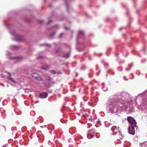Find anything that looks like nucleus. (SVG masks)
Returning a JSON list of instances; mask_svg holds the SVG:
<instances>
[{
    "label": "nucleus",
    "instance_id": "f257e3e1",
    "mask_svg": "<svg viewBox=\"0 0 147 147\" xmlns=\"http://www.w3.org/2000/svg\"><path fill=\"white\" fill-rule=\"evenodd\" d=\"M127 119L130 125V127L128 128V132L130 134L134 135L135 133L134 127L136 126V123L134 118L131 117H127Z\"/></svg>",
    "mask_w": 147,
    "mask_h": 147
},
{
    "label": "nucleus",
    "instance_id": "f03ea898",
    "mask_svg": "<svg viewBox=\"0 0 147 147\" xmlns=\"http://www.w3.org/2000/svg\"><path fill=\"white\" fill-rule=\"evenodd\" d=\"M32 77L35 78L39 81H40L42 80L41 78L40 77L39 74L36 73H33L32 74Z\"/></svg>",
    "mask_w": 147,
    "mask_h": 147
},
{
    "label": "nucleus",
    "instance_id": "7ed1b4c3",
    "mask_svg": "<svg viewBox=\"0 0 147 147\" xmlns=\"http://www.w3.org/2000/svg\"><path fill=\"white\" fill-rule=\"evenodd\" d=\"M48 96L47 94L45 92L42 93L40 94V97L41 98H46Z\"/></svg>",
    "mask_w": 147,
    "mask_h": 147
},
{
    "label": "nucleus",
    "instance_id": "20e7f679",
    "mask_svg": "<svg viewBox=\"0 0 147 147\" xmlns=\"http://www.w3.org/2000/svg\"><path fill=\"white\" fill-rule=\"evenodd\" d=\"M91 130H89V133L87 135V138L89 139H90L93 137L94 135L91 134Z\"/></svg>",
    "mask_w": 147,
    "mask_h": 147
},
{
    "label": "nucleus",
    "instance_id": "39448f33",
    "mask_svg": "<svg viewBox=\"0 0 147 147\" xmlns=\"http://www.w3.org/2000/svg\"><path fill=\"white\" fill-rule=\"evenodd\" d=\"M70 56V53H68L65 54L63 56V57L66 58H67Z\"/></svg>",
    "mask_w": 147,
    "mask_h": 147
},
{
    "label": "nucleus",
    "instance_id": "423d86ee",
    "mask_svg": "<svg viewBox=\"0 0 147 147\" xmlns=\"http://www.w3.org/2000/svg\"><path fill=\"white\" fill-rule=\"evenodd\" d=\"M78 34H82L83 35L84 34L83 32L82 31H79L78 32Z\"/></svg>",
    "mask_w": 147,
    "mask_h": 147
},
{
    "label": "nucleus",
    "instance_id": "0eeeda50",
    "mask_svg": "<svg viewBox=\"0 0 147 147\" xmlns=\"http://www.w3.org/2000/svg\"><path fill=\"white\" fill-rule=\"evenodd\" d=\"M61 49L60 48H58L56 51V52L59 53L61 51Z\"/></svg>",
    "mask_w": 147,
    "mask_h": 147
},
{
    "label": "nucleus",
    "instance_id": "6e6552de",
    "mask_svg": "<svg viewBox=\"0 0 147 147\" xmlns=\"http://www.w3.org/2000/svg\"><path fill=\"white\" fill-rule=\"evenodd\" d=\"M51 72L53 73V74H56V72L54 70H51L50 71Z\"/></svg>",
    "mask_w": 147,
    "mask_h": 147
},
{
    "label": "nucleus",
    "instance_id": "1a4fd4ad",
    "mask_svg": "<svg viewBox=\"0 0 147 147\" xmlns=\"http://www.w3.org/2000/svg\"><path fill=\"white\" fill-rule=\"evenodd\" d=\"M9 79L13 82L14 83L16 82V81H14L11 77H10L9 78Z\"/></svg>",
    "mask_w": 147,
    "mask_h": 147
},
{
    "label": "nucleus",
    "instance_id": "9d476101",
    "mask_svg": "<svg viewBox=\"0 0 147 147\" xmlns=\"http://www.w3.org/2000/svg\"><path fill=\"white\" fill-rule=\"evenodd\" d=\"M119 136H120V138H122L123 137H122V135H121V134H120L119 135Z\"/></svg>",
    "mask_w": 147,
    "mask_h": 147
},
{
    "label": "nucleus",
    "instance_id": "9b49d317",
    "mask_svg": "<svg viewBox=\"0 0 147 147\" xmlns=\"http://www.w3.org/2000/svg\"><path fill=\"white\" fill-rule=\"evenodd\" d=\"M7 73L8 74H9V75H11V74H10V73H9V72H7Z\"/></svg>",
    "mask_w": 147,
    "mask_h": 147
},
{
    "label": "nucleus",
    "instance_id": "f8f14e48",
    "mask_svg": "<svg viewBox=\"0 0 147 147\" xmlns=\"http://www.w3.org/2000/svg\"><path fill=\"white\" fill-rule=\"evenodd\" d=\"M52 22L51 21H50L49 22V23H48V24H50V22Z\"/></svg>",
    "mask_w": 147,
    "mask_h": 147
},
{
    "label": "nucleus",
    "instance_id": "ddd939ff",
    "mask_svg": "<svg viewBox=\"0 0 147 147\" xmlns=\"http://www.w3.org/2000/svg\"><path fill=\"white\" fill-rule=\"evenodd\" d=\"M129 69H125L126 70H128Z\"/></svg>",
    "mask_w": 147,
    "mask_h": 147
},
{
    "label": "nucleus",
    "instance_id": "4468645a",
    "mask_svg": "<svg viewBox=\"0 0 147 147\" xmlns=\"http://www.w3.org/2000/svg\"><path fill=\"white\" fill-rule=\"evenodd\" d=\"M65 28L66 29H67V27H65Z\"/></svg>",
    "mask_w": 147,
    "mask_h": 147
},
{
    "label": "nucleus",
    "instance_id": "2eb2a0df",
    "mask_svg": "<svg viewBox=\"0 0 147 147\" xmlns=\"http://www.w3.org/2000/svg\"><path fill=\"white\" fill-rule=\"evenodd\" d=\"M47 45L49 46H51V45Z\"/></svg>",
    "mask_w": 147,
    "mask_h": 147
},
{
    "label": "nucleus",
    "instance_id": "dca6fc26",
    "mask_svg": "<svg viewBox=\"0 0 147 147\" xmlns=\"http://www.w3.org/2000/svg\"><path fill=\"white\" fill-rule=\"evenodd\" d=\"M42 68L43 69H44V67H42Z\"/></svg>",
    "mask_w": 147,
    "mask_h": 147
},
{
    "label": "nucleus",
    "instance_id": "f3484780",
    "mask_svg": "<svg viewBox=\"0 0 147 147\" xmlns=\"http://www.w3.org/2000/svg\"><path fill=\"white\" fill-rule=\"evenodd\" d=\"M30 137V138H32V136H31V137Z\"/></svg>",
    "mask_w": 147,
    "mask_h": 147
},
{
    "label": "nucleus",
    "instance_id": "a211bd4d",
    "mask_svg": "<svg viewBox=\"0 0 147 147\" xmlns=\"http://www.w3.org/2000/svg\"><path fill=\"white\" fill-rule=\"evenodd\" d=\"M63 34L62 33V34H61V35H63Z\"/></svg>",
    "mask_w": 147,
    "mask_h": 147
},
{
    "label": "nucleus",
    "instance_id": "6ab92c4d",
    "mask_svg": "<svg viewBox=\"0 0 147 147\" xmlns=\"http://www.w3.org/2000/svg\"><path fill=\"white\" fill-rule=\"evenodd\" d=\"M17 58V57H16L14 58Z\"/></svg>",
    "mask_w": 147,
    "mask_h": 147
},
{
    "label": "nucleus",
    "instance_id": "aec40b11",
    "mask_svg": "<svg viewBox=\"0 0 147 147\" xmlns=\"http://www.w3.org/2000/svg\"><path fill=\"white\" fill-rule=\"evenodd\" d=\"M29 133V132L28 131V134Z\"/></svg>",
    "mask_w": 147,
    "mask_h": 147
}]
</instances>
